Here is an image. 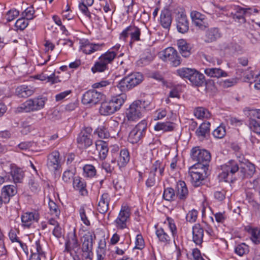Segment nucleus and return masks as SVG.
Returning a JSON list of instances; mask_svg holds the SVG:
<instances>
[{
	"label": "nucleus",
	"mask_w": 260,
	"mask_h": 260,
	"mask_svg": "<svg viewBox=\"0 0 260 260\" xmlns=\"http://www.w3.org/2000/svg\"><path fill=\"white\" fill-rule=\"evenodd\" d=\"M126 98L125 94H119L108 101L102 102L99 108L100 113L103 116H109L118 111Z\"/></svg>",
	"instance_id": "obj_1"
},
{
	"label": "nucleus",
	"mask_w": 260,
	"mask_h": 260,
	"mask_svg": "<svg viewBox=\"0 0 260 260\" xmlns=\"http://www.w3.org/2000/svg\"><path fill=\"white\" fill-rule=\"evenodd\" d=\"M191 156L192 159L196 161L194 165L197 168L203 170L205 175L208 174L209 162L211 160V155L209 152L205 149H200L199 147H194L191 149Z\"/></svg>",
	"instance_id": "obj_2"
},
{
	"label": "nucleus",
	"mask_w": 260,
	"mask_h": 260,
	"mask_svg": "<svg viewBox=\"0 0 260 260\" xmlns=\"http://www.w3.org/2000/svg\"><path fill=\"white\" fill-rule=\"evenodd\" d=\"M149 105L150 102L148 101L136 100L133 102L126 111L128 120L135 121L139 120Z\"/></svg>",
	"instance_id": "obj_3"
},
{
	"label": "nucleus",
	"mask_w": 260,
	"mask_h": 260,
	"mask_svg": "<svg viewBox=\"0 0 260 260\" xmlns=\"http://www.w3.org/2000/svg\"><path fill=\"white\" fill-rule=\"evenodd\" d=\"M47 98L42 96L30 99L21 104L16 109V112H30L42 109L47 101Z\"/></svg>",
	"instance_id": "obj_4"
},
{
	"label": "nucleus",
	"mask_w": 260,
	"mask_h": 260,
	"mask_svg": "<svg viewBox=\"0 0 260 260\" xmlns=\"http://www.w3.org/2000/svg\"><path fill=\"white\" fill-rule=\"evenodd\" d=\"M240 167L237 161L230 160L225 164L221 166L222 172L219 174L220 180L225 182H233L236 179L234 175L239 171Z\"/></svg>",
	"instance_id": "obj_5"
},
{
	"label": "nucleus",
	"mask_w": 260,
	"mask_h": 260,
	"mask_svg": "<svg viewBox=\"0 0 260 260\" xmlns=\"http://www.w3.org/2000/svg\"><path fill=\"white\" fill-rule=\"evenodd\" d=\"M114 53L106 52L102 54L98 58L94 66L91 68V71L96 72H103L108 70V64L112 62L114 60Z\"/></svg>",
	"instance_id": "obj_6"
},
{
	"label": "nucleus",
	"mask_w": 260,
	"mask_h": 260,
	"mask_svg": "<svg viewBox=\"0 0 260 260\" xmlns=\"http://www.w3.org/2000/svg\"><path fill=\"white\" fill-rule=\"evenodd\" d=\"M147 127V121L145 120H142L130 132L128 141L132 144L139 142L145 136Z\"/></svg>",
	"instance_id": "obj_7"
},
{
	"label": "nucleus",
	"mask_w": 260,
	"mask_h": 260,
	"mask_svg": "<svg viewBox=\"0 0 260 260\" xmlns=\"http://www.w3.org/2000/svg\"><path fill=\"white\" fill-rule=\"evenodd\" d=\"M103 97L102 92L94 89L89 90L83 94L82 103L84 105L92 106L99 103Z\"/></svg>",
	"instance_id": "obj_8"
},
{
	"label": "nucleus",
	"mask_w": 260,
	"mask_h": 260,
	"mask_svg": "<svg viewBox=\"0 0 260 260\" xmlns=\"http://www.w3.org/2000/svg\"><path fill=\"white\" fill-rule=\"evenodd\" d=\"M92 129L91 127H87L79 133L77 138V142L79 148L86 149L92 144Z\"/></svg>",
	"instance_id": "obj_9"
},
{
	"label": "nucleus",
	"mask_w": 260,
	"mask_h": 260,
	"mask_svg": "<svg viewBox=\"0 0 260 260\" xmlns=\"http://www.w3.org/2000/svg\"><path fill=\"white\" fill-rule=\"evenodd\" d=\"M161 58L163 60L169 62L174 67H177L181 63L180 57L173 47H168L165 49Z\"/></svg>",
	"instance_id": "obj_10"
},
{
	"label": "nucleus",
	"mask_w": 260,
	"mask_h": 260,
	"mask_svg": "<svg viewBox=\"0 0 260 260\" xmlns=\"http://www.w3.org/2000/svg\"><path fill=\"white\" fill-rule=\"evenodd\" d=\"M204 173L203 170L201 168H197L193 165L189 168V174L190 177V181L194 186L197 187L200 186L206 176L203 175Z\"/></svg>",
	"instance_id": "obj_11"
},
{
	"label": "nucleus",
	"mask_w": 260,
	"mask_h": 260,
	"mask_svg": "<svg viewBox=\"0 0 260 260\" xmlns=\"http://www.w3.org/2000/svg\"><path fill=\"white\" fill-rule=\"evenodd\" d=\"M130 35L132 41H139L140 40L141 29L134 24H132L127 27L121 33V37L123 39L126 38Z\"/></svg>",
	"instance_id": "obj_12"
},
{
	"label": "nucleus",
	"mask_w": 260,
	"mask_h": 260,
	"mask_svg": "<svg viewBox=\"0 0 260 260\" xmlns=\"http://www.w3.org/2000/svg\"><path fill=\"white\" fill-rule=\"evenodd\" d=\"M130 216V209L128 207L122 206L115 221L117 227L123 229L126 227V221Z\"/></svg>",
	"instance_id": "obj_13"
},
{
	"label": "nucleus",
	"mask_w": 260,
	"mask_h": 260,
	"mask_svg": "<svg viewBox=\"0 0 260 260\" xmlns=\"http://www.w3.org/2000/svg\"><path fill=\"white\" fill-rule=\"evenodd\" d=\"M255 172V165L247 161L244 163L239 169V178H251Z\"/></svg>",
	"instance_id": "obj_14"
},
{
	"label": "nucleus",
	"mask_w": 260,
	"mask_h": 260,
	"mask_svg": "<svg viewBox=\"0 0 260 260\" xmlns=\"http://www.w3.org/2000/svg\"><path fill=\"white\" fill-rule=\"evenodd\" d=\"M104 43H92L88 40H85L82 43L81 46V51L86 54H91V53L101 50L104 46Z\"/></svg>",
	"instance_id": "obj_15"
},
{
	"label": "nucleus",
	"mask_w": 260,
	"mask_h": 260,
	"mask_svg": "<svg viewBox=\"0 0 260 260\" xmlns=\"http://www.w3.org/2000/svg\"><path fill=\"white\" fill-rule=\"evenodd\" d=\"M176 198L180 201H184L188 196V190L186 183L183 181L177 182L175 186Z\"/></svg>",
	"instance_id": "obj_16"
},
{
	"label": "nucleus",
	"mask_w": 260,
	"mask_h": 260,
	"mask_svg": "<svg viewBox=\"0 0 260 260\" xmlns=\"http://www.w3.org/2000/svg\"><path fill=\"white\" fill-rule=\"evenodd\" d=\"M176 21L177 28L179 32L184 34L188 30L189 23L185 14L178 13L176 18Z\"/></svg>",
	"instance_id": "obj_17"
},
{
	"label": "nucleus",
	"mask_w": 260,
	"mask_h": 260,
	"mask_svg": "<svg viewBox=\"0 0 260 260\" xmlns=\"http://www.w3.org/2000/svg\"><path fill=\"white\" fill-rule=\"evenodd\" d=\"M17 193L16 186L14 185H8L4 186L1 190L2 197L5 203L9 202L10 198Z\"/></svg>",
	"instance_id": "obj_18"
},
{
	"label": "nucleus",
	"mask_w": 260,
	"mask_h": 260,
	"mask_svg": "<svg viewBox=\"0 0 260 260\" xmlns=\"http://www.w3.org/2000/svg\"><path fill=\"white\" fill-rule=\"evenodd\" d=\"M59 153L58 151H54L48 156L47 166L51 171H56L60 166Z\"/></svg>",
	"instance_id": "obj_19"
},
{
	"label": "nucleus",
	"mask_w": 260,
	"mask_h": 260,
	"mask_svg": "<svg viewBox=\"0 0 260 260\" xmlns=\"http://www.w3.org/2000/svg\"><path fill=\"white\" fill-rule=\"evenodd\" d=\"M79 247V243L75 233L69 234L68 239L65 242V251L69 252L72 250H75Z\"/></svg>",
	"instance_id": "obj_20"
},
{
	"label": "nucleus",
	"mask_w": 260,
	"mask_h": 260,
	"mask_svg": "<svg viewBox=\"0 0 260 260\" xmlns=\"http://www.w3.org/2000/svg\"><path fill=\"white\" fill-rule=\"evenodd\" d=\"M204 229L200 224H196L192 228V241L197 245H200L203 242Z\"/></svg>",
	"instance_id": "obj_21"
},
{
	"label": "nucleus",
	"mask_w": 260,
	"mask_h": 260,
	"mask_svg": "<svg viewBox=\"0 0 260 260\" xmlns=\"http://www.w3.org/2000/svg\"><path fill=\"white\" fill-rule=\"evenodd\" d=\"M7 165L10 167V173L13 181L15 183L21 182L24 177L23 171L20 168L16 167L14 164L8 162Z\"/></svg>",
	"instance_id": "obj_22"
},
{
	"label": "nucleus",
	"mask_w": 260,
	"mask_h": 260,
	"mask_svg": "<svg viewBox=\"0 0 260 260\" xmlns=\"http://www.w3.org/2000/svg\"><path fill=\"white\" fill-rule=\"evenodd\" d=\"M39 218L38 213L36 212H26L21 216L22 225L29 228L35 221H38Z\"/></svg>",
	"instance_id": "obj_23"
},
{
	"label": "nucleus",
	"mask_w": 260,
	"mask_h": 260,
	"mask_svg": "<svg viewBox=\"0 0 260 260\" xmlns=\"http://www.w3.org/2000/svg\"><path fill=\"white\" fill-rule=\"evenodd\" d=\"M108 148L106 142L102 140H99L95 142V151L93 153H98L102 159H104L107 155Z\"/></svg>",
	"instance_id": "obj_24"
},
{
	"label": "nucleus",
	"mask_w": 260,
	"mask_h": 260,
	"mask_svg": "<svg viewBox=\"0 0 260 260\" xmlns=\"http://www.w3.org/2000/svg\"><path fill=\"white\" fill-rule=\"evenodd\" d=\"M172 21L171 12L167 9L162 10L160 17V22L161 26L166 29H169Z\"/></svg>",
	"instance_id": "obj_25"
},
{
	"label": "nucleus",
	"mask_w": 260,
	"mask_h": 260,
	"mask_svg": "<svg viewBox=\"0 0 260 260\" xmlns=\"http://www.w3.org/2000/svg\"><path fill=\"white\" fill-rule=\"evenodd\" d=\"M110 197L108 193H103L99 202L98 210L100 213L105 214L108 210Z\"/></svg>",
	"instance_id": "obj_26"
},
{
	"label": "nucleus",
	"mask_w": 260,
	"mask_h": 260,
	"mask_svg": "<svg viewBox=\"0 0 260 260\" xmlns=\"http://www.w3.org/2000/svg\"><path fill=\"white\" fill-rule=\"evenodd\" d=\"M193 23L201 29L205 27V16L197 11H192L190 13Z\"/></svg>",
	"instance_id": "obj_27"
},
{
	"label": "nucleus",
	"mask_w": 260,
	"mask_h": 260,
	"mask_svg": "<svg viewBox=\"0 0 260 260\" xmlns=\"http://www.w3.org/2000/svg\"><path fill=\"white\" fill-rule=\"evenodd\" d=\"M249 10H252L250 8H243L237 6L235 8V13L233 14V18L238 20H242L243 22L245 21V17L250 16L252 12H249Z\"/></svg>",
	"instance_id": "obj_28"
},
{
	"label": "nucleus",
	"mask_w": 260,
	"mask_h": 260,
	"mask_svg": "<svg viewBox=\"0 0 260 260\" xmlns=\"http://www.w3.org/2000/svg\"><path fill=\"white\" fill-rule=\"evenodd\" d=\"M193 73L190 78H189V81L193 85L198 87L202 86L205 82L204 75L195 69H194Z\"/></svg>",
	"instance_id": "obj_29"
},
{
	"label": "nucleus",
	"mask_w": 260,
	"mask_h": 260,
	"mask_svg": "<svg viewBox=\"0 0 260 260\" xmlns=\"http://www.w3.org/2000/svg\"><path fill=\"white\" fill-rule=\"evenodd\" d=\"M204 73L209 77L216 78L225 77L228 76L226 72L217 68H207L204 70Z\"/></svg>",
	"instance_id": "obj_30"
},
{
	"label": "nucleus",
	"mask_w": 260,
	"mask_h": 260,
	"mask_svg": "<svg viewBox=\"0 0 260 260\" xmlns=\"http://www.w3.org/2000/svg\"><path fill=\"white\" fill-rule=\"evenodd\" d=\"M177 45L180 50V52L184 57H188L190 54L191 45L188 43L185 40L180 39L178 41Z\"/></svg>",
	"instance_id": "obj_31"
},
{
	"label": "nucleus",
	"mask_w": 260,
	"mask_h": 260,
	"mask_svg": "<svg viewBox=\"0 0 260 260\" xmlns=\"http://www.w3.org/2000/svg\"><path fill=\"white\" fill-rule=\"evenodd\" d=\"M73 187L75 189L79 191L81 195L87 194V191L86 189V184L83 180L79 177H75L73 181Z\"/></svg>",
	"instance_id": "obj_32"
},
{
	"label": "nucleus",
	"mask_w": 260,
	"mask_h": 260,
	"mask_svg": "<svg viewBox=\"0 0 260 260\" xmlns=\"http://www.w3.org/2000/svg\"><path fill=\"white\" fill-rule=\"evenodd\" d=\"M83 241L82 245L83 251H92L93 246V238L92 235L88 233L85 234L83 237Z\"/></svg>",
	"instance_id": "obj_33"
},
{
	"label": "nucleus",
	"mask_w": 260,
	"mask_h": 260,
	"mask_svg": "<svg viewBox=\"0 0 260 260\" xmlns=\"http://www.w3.org/2000/svg\"><path fill=\"white\" fill-rule=\"evenodd\" d=\"M156 235L160 242L167 245L171 242L170 236L161 228H158L155 231Z\"/></svg>",
	"instance_id": "obj_34"
},
{
	"label": "nucleus",
	"mask_w": 260,
	"mask_h": 260,
	"mask_svg": "<svg viewBox=\"0 0 260 260\" xmlns=\"http://www.w3.org/2000/svg\"><path fill=\"white\" fill-rule=\"evenodd\" d=\"M154 128L156 131L171 132L174 130V123L170 121L157 122L154 126Z\"/></svg>",
	"instance_id": "obj_35"
},
{
	"label": "nucleus",
	"mask_w": 260,
	"mask_h": 260,
	"mask_svg": "<svg viewBox=\"0 0 260 260\" xmlns=\"http://www.w3.org/2000/svg\"><path fill=\"white\" fill-rule=\"evenodd\" d=\"M33 93L31 88L26 85L19 86L16 89V93L20 98H27Z\"/></svg>",
	"instance_id": "obj_36"
},
{
	"label": "nucleus",
	"mask_w": 260,
	"mask_h": 260,
	"mask_svg": "<svg viewBox=\"0 0 260 260\" xmlns=\"http://www.w3.org/2000/svg\"><path fill=\"white\" fill-rule=\"evenodd\" d=\"M220 37V34L217 28H212L206 31V42H212Z\"/></svg>",
	"instance_id": "obj_37"
},
{
	"label": "nucleus",
	"mask_w": 260,
	"mask_h": 260,
	"mask_svg": "<svg viewBox=\"0 0 260 260\" xmlns=\"http://www.w3.org/2000/svg\"><path fill=\"white\" fill-rule=\"evenodd\" d=\"M129 160V154L128 150L126 149H122L120 151L118 159L117 160V165L119 167H122Z\"/></svg>",
	"instance_id": "obj_38"
},
{
	"label": "nucleus",
	"mask_w": 260,
	"mask_h": 260,
	"mask_svg": "<svg viewBox=\"0 0 260 260\" xmlns=\"http://www.w3.org/2000/svg\"><path fill=\"white\" fill-rule=\"evenodd\" d=\"M117 87L121 92H126L133 88L128 76L121 80L117 85Z\"/></svg>",
	"instance_id": "obj_39"
},
{
	"label": "nucleus",
	"mask_w": 260,
	"mask_h": 260,
	"mask_svg": "<svg viewBox=\"0 0 260 260\" xmlns=\"http://www.w3.org/2000/svg\"><path fill=\"white\" fill-rule=\"evenodd\" d=\"M165 166L161 164L159 160H156L153 164L151 170L150 172H153L154 174L158 170L159 175L157 177V179L159 182L161 179V177L164 175Z\"/></svg>",
	"instance_id": "obj_40"
},
{
	"label": "nucleus",
	"mask_w": 260,
	"mask_h": 260,
	"mask_svg": "<svg viewBox=\"0 0 260 260\" xmlns=\"http://www.w3.org/2000/svg\"><path fill=\"white\" fill-rule=\"evenodd\" d=\"M210 123L209 122L202 123L196 131V134L199 137H205L210 131Z\"/></svg>",
	"instance_id": "obj_41"
},
{
	"label": "nucleus",
	"mask_w": 260,
	"mask_h": 260,
	"mask_svg": "<svg viewBox=\"0 0 260 260\" xmlns=\"http://www.w3.org/2000/svg\"><path fill=\"white\" fill-rule=\"evenodd\" d=\"M127 76L133 87L139 84L143 79L142 74L139 72L132 74Z\"/></svg>",
	"instance_id": "obj_42"
},
{
	"label": "nucleus",
	"mask_w": 260,
	"mask_h": 260,
	"mask_svg": "<svg viewBox=\"0 0 260 260\" xmlns=\"http://www.w3.org/2000/svg\"><path fill=\"white\" fill-rule=\"evenodd\" d=\"M163 198L168 201H173L176 198L175 190L172 187L165 188L163 193Z\"/></svg>",
	"instance_id": "obj_43"
},
{
	"label": "nucleus",
	"mask_w": 260,
	"mask_h": 260,
	"mask_svg": "<svg viewBox=\"0 0 260 260\" xmlns=\"http://www.w3.org/2000/svg\"><path fill=\"white\" fill-rule=\"evenodd\" d=\"M194 69L188 68H182L179 69L177 70V74L182 78H186L189 79L191 75L193 74Z\"/></svg>",
	"instance_id": "obj_44"
},
{
	"label": "nucleus",
	"mask_w": 260,
	"mask_h": 260,
	"mask_svg": "<svg viewBox=\"0 0 260 260\" xmlns=\"http://www.w3.org/2000/svg\"><path fill=\"white\" fill-rule=\"evenodd\" d=\"M249 127L254 133L260 135V123L256 119L249 117Z\"/></svg>",
	"instance_id": "obj_45"
},
{
	"label": "nucleus",
	"mask_w": 260,
	"mask_h": 260,
	"mask_svg": "<svg viewBox=\"0 0 260 260\" xmlns=\"http://www.w3.org/2000/svg\"><path fill=\"white\" fill-rule=\"evenodd\" d=\"M235 252L238 255L241 256L249 252V246L244 243H242L235 247Z\"/></svg>",
	"instance_id": "obj_46"
},
{
	"label": "nucleus",
	"mask_w": 260,
	"mask_h": 260,
	"mask_svg": "<svg viewBox=\"0 0 260 260\" xmlns=\"http://www.w3.org/2000/svg\"><path fill=\"white\" fill-rule=\"evenodd\" d=\"M194 115L198 119L208 118L210 116L209 112L203 107H198L194 110Z\"/></svg>",
	"instance_id": "obj_47"
},
{
	"label": "nucleus",
	"mask_w": 260,
	"mask_h": 260,
	"mask_svg": "<svg viewBox=\"0 0 260 260\" xmlns=\"http://www.w3.org/2000/svg\"><path fill=\"white\" fill-rule=\"evenodd\" d=\"M37 79L41 80V81H45L47 80L48 82H50L51 84H54L57 83L59 81L58 77H56L55 76V74L52 73L50 76H47L45 74H41L37 75Z\"/></svg>",
	"instance_id": "obj_48"
},
{
	"label": "nucleus",
	"mask_w": 260,
	"mask_h": 260,
	"mask_svg": "<svg viewBox=\"0 0 260 260\" xmlns=\"http://www.w3.org/2000/svg\"><path fill=\"white\" fill-rule=\"evenodd\" d=\"M213 136L217 139L223 138L226 134L225 126L224 124H221L216 129H215L213 133Z\"/></svg>",
	"instance_id": "obj_49"
},
{
	"label": "nucleus",
	"mask_w": 260,
	"mask_h": 260,
	"mask_svg": "<svg viewBox=\"0 0 260 260\" xmlns=\"http://www.w3.org/2000/svg\"><path fill=\"white\" fill-rule=\"evenodd\" d=\"M100 138L107 139L110 137V134L104 126H99L95 131Z\"/></svg>",
	"instance_id": "obj_50"
},
{
	"label": "nucleus",
	"mask_w": 260,
	"mask_h": 260,
	"mask_svg": "<svg viewBox=\"0 0 260 260\" xmlns=\"http://www.w3.org/2000/svg\"><path fill=\"white\" fill-rule=\"evenodd\" d=\"M83 171L86 176L89 177H93L96 172L95 167L91 165H85L83 167Z\"/></svg>",
	"instance_id": "obj_51"
},
{
	"label": "nucleus",
	"mask_w": 260,
	"mask_h": 260,
	"mask_svg": "<svg viewBox=\"0 0 260 260\" xmlns=\"http://www.w3.org/2000/svg\"><path fill=\"white\" fill-rule=\"evenodd\" d=\"M251 240L255 244L260 243V229L254 228L251 233Z\"/></svg>",
	"instance_id": "obj_52"
},
{
	"label": "nucleus",
	"mask_w": 260,
	"mask_h": 260,
	"mask_svg": "<svg viewBox=\"0 0 260 260\" xmlns=\"http://www.w3.org/2000/svg\"><path fill=\"white\" fill-rule=\"evenodd\" d=\"M48 206L51 214L58 217L60 215V210L58 209V206L52 201L49 202Z\"/></svg>",
	"instance_id": "obj_53"
},
{
	"label": "nucleus",
	"mask_w": 260,
	"mask_h": 260,
	"mask_svg": "<svg viewBox=\"0 0 260 260\" xmlns=\"http://www.w3.org/2000/svg\"><path fill=\"white\" fill-rule=\"evenodd\" d=\"M35 10L32 6L27 8L22 13V16L28 20H32L34 18Z\"/></svg>",
	"instance_id": "obj_54"
},
{
	"label": "nucleus",
	"mask_w": 260,
	"mask_h": 260,
	"mask_svg": "<svg viewBox=\"0 0 260 260\" xmlns=\"http://www.w3.org/2000/svg\"><path fill=\"white\" fill-rule=\"evenodd\" d=\"M28 24V20L22 16V18L18 19L16 23L15 26L20 30L24 29Z\"/></svg>",
	"instance_id": "obj_55"
},
{
	"label": "nucleus",
	"mask_w": 260,
	"mask_h": 260,
	"mask_svg": "<svg viewBox=\"0 0 260 260\" xmlns=\"http://www.w3.org/2000/svg\"><path fill=\"white\" fill-rule=\"evenodd\" d=\"M79 214L81 218V220L86 225H90V221L88 219V217L86 215V213L84 206H81L79 209Z\"/></svg>",
	"instance_id": "obj_56"
},
{
	"label": "nucleus",
	"mask_w": 260,
	"mask_h": 260,
	"mask_svg": "<svg viewBox=\"0 0 260 260\" xmlns=\"http://www.w3.org/2000/svg\"><path fill=\"white\" fill-rule=\"evenodd\" d=\"M156 174H154L153 172H150L147 180L146 181V185L147 187H151L153 186L156 182L155 178Z\"/></svg>",
	"instance_id": "obj_57"
},
{
	"label": "nucleus",
	"mask_w": 260,
	"mask_h": 260,
	"mask_svg": "<svg viewBox=\"0 0 260 260\" xmlns=\"http://www.w3.org/2000/svg\"><path fill=\"white\" fill-rule=\"evenodd\" d=\"M75 173L74 172L67 170L64 172L62 175V180L66 183L70 182L72 179L74 180Z\"/></svg>",
	"instance_id": "obj_58"
},
{
	"label": "nucleus",
	"mask_w": 260,
	"mask_h": 260,
	"mask_svg": "<svg viewBox=\"0 0 260 260\" xmlns=\"http://www.w3.org/2000/svg\"><path fill=\"white\" fill-rule=\"evenodd\" d=\"M30 251L31 252H34L40 255H42L43 254L42 247L39 240L36 241L35 243L32 245Z\"/></svg>",
	"instance_id": "obj_59"
},
{
	"label": "nucleus",
	"mask_w": 260,
	"mask_h": 260,
	"mask_svg": "<svg viewBox=\"0 0 260 260\" xmlns=\"http://www.w3.org/2000/svg\"><path fill=\"white\" fill-rule=\"evenodd\" d=\"M198 216V211L196 210L190 211L186 216V219L187 221L194 222L196 221Z\"/></svg>",
	"instance_id": "obj_60"
},
{
	"label": "nucleus",
	"mask_w": 260,
	"mask_h": 260,
	"mask_svg": "<svg viewBox=\"0 0 260 260\" xmlns=\"http://www.w3.org/2000/svg\"><path fill=\"white\" fill-rule=\"evenodd\" d=\"M135 248L138 249H142L144 247V241L141 235H138L136 238Z\"/></svg>",
	"instance_id": "obj_61"
},
{
	"label": "nucleus",
	"mask_w": 260,
	"mask_h": 260,
	"mask_svg": "<svg viewBox=\"0 0 260 260\" xmlns=\"http://www.w3.org/2000/svg\"><path fill=\"white\" fill-rule=\"evenodd\" d=\"M19 14L18 11L16 10H11L7 13V20L10 22L15 19Z\"/></svg>",
	"instance_id": "obj_62"
},
{
	"label": "nucleus",
	"mask_w": 260,
	"mask_h": 260,
	"mask_svg": "<svg viewBox=\"0 0 260 260\" xmlns=\"http://www.w3.org/2000/svg\"><path fill=\"white\" fill-rule=\"evenodd\" d=\"M167 112L165 109H159L155 111L154 119L157 120L164 118L167 115Z\"/></svg>",
	"instance_id": "obj_63"
},
{
	"label": "nucleus",
	"mask_w": 260,
	"mask_h": 260,
	"mask_svg": "<svg viewBox=\"0 0 260 260\" xmlns=\"http://www.w3.org/2000/svg\"><path fill=\"white\" fill-rule=\"evenodd\" d=\"M29 188L32 192H37L40 189L38 183L34 179H30L29 181Z\"/></svg>",
	"instance_id": "obj_64"
}]
</instances>
